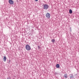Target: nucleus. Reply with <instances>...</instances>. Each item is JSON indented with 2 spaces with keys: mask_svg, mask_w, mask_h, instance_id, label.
<instances>
[{
  "mask_svg": "<svg viewBox=\"0 0 79 79\" xmlns=\"http://www.w3.org/2000/svg\"><path fill=\"white\" fill-rule=\"evenodd\" d=\"M25 48L27 51H30L31 50V46L28 44H27L25 46Z\"/></svg>",
  "mask_w": 79,
  "mask_h": 79,
  "instance_id": "obj_1",
  "label": "nucleus"
},
{
  "mask_svg": "<svg viewBox=\"0 0 79 79\" xmlns=\"http://www.w3.org/2000/svg\"><path fill=\"white\" fill-rule=\"evenodd\" d=\"M49 7V6L47 4H45L44 5V10H47L48 9V8Z\"/></svg>",
  "mask_w": 79,
  "mask_h": 79,
  "instance_id": "obj_2",
  "label": "nucleus"
},
{
  "mask_svg": "<svg viewBox=\"0 0 79 79\" xmlns=\"http://www.w3.org/2000/svg\"><path fill=\"white\" fill-rule=\"evenodd\" d=\"M9 3L10 5H13L14 3V2L12 0H9Z\"/></svg>",
  "mask_w": 79,
  "mask_h": 79,
  "instance_id": "obj_3",
  "label": "nucleus"
},
{
  "mask_svg": "<svg viewBox=\"0 0 79 79\" xmlns=\"http://www.w3.org/2000/svg\"><path fill=\"white\" fill-rule=\"evenodd\" d=\"M46 17L47 18L49 19L50 18V14L48 13L46 14Z\"/></svg>",
  "mask_w": 79,
  "mask_h": 79,
  "instance_id": "obj_4",
  "label": "nucleus"
},
{
  "mask_svg": "<svg viewBox=\"0 0 79 79\" xmlns=\"http://www.w3.org/2000/svg\"><path fill=\"white\" fill-rule=\"evenodd\" d=\"M3 60L4 61H6V56H4V57L3 58Z\"/></svg>",
  "mask_w": 79,
  "mask_h": 79,
  "instance_id": "obj_5",
  "label": "nucleus"
},
{
  "mask_svg": "<svg viewBox=\"0 0 79 79\" xmlns=\"http://www.w3.org/2000/svg\"><path fill=\"white\" fill-rule=\"evenodd\" d=\"M72 13L73 11H72V10H71V9H70L69 10V13H70V14H72Z\"/></svg>",
  "mask_w": 79,
  "mask_h": 79,
  "instance_id": "obj_6",
  "label": "nucleus"
},
{
  "mask_svg": "<svg viewBox=\"0 0 79 79\" xmlns=\"http://www.w3.org/2000/svg\"><path fill=\"white\" fill-rule=\"evenodd\" d=\"M56 67L57 68H60V65L59 64H57L56 65Z\"/></svg>",
  "mask_w": 79,
  "mask_h": 79,
  "instance_id": "obj_7",
  "label": "nucleus"
},
{
  "mask_svg": "<svg viewBox=\"0 0 79 79\" xmlns=\"http://www.w3.org/2000/svg\"><path fill=\"white\" fill-rule=\"evenodd\" d=\"M52 43H55V40L54 39H52Z\"/></svg>",
  "mask_w": 79,
  "mask_h": 79,
  "instance_id": "obj_8",
  "label": "nucleus"
},
{
  "mask_svg": "<svg viewBox=\"0 0 79 79\" xmlns=\"http://www.w3.org/2000/svg\"><path fill=\"white\" fill-rule=\"evenodd\" d=\"M67 76H68V75H67V74H64V77L65 78H67V77H67Z\"/></svg>",
  "mask_w": 79,
  "mask_h": 79,
  "instance_id": "obj_9",
  "label": "nucleus"
},
{
  "mask_svg": "<svg viewBox=\"0 0 79 79\" xmlns=\"http://www.w3.org/2000/svg\"><path fill=\"white\" fill-rule=\"evenodd\" d=\"M70 78H73V74L70 75Z\"/></svg>",
  "mask_w": 79,
  "mask_h": 79,
  "instance_id": "obj_10",
  "label": "nucleus"
},
{
  "mask_svg": "<svg viewBox=\"0 0 79 79\" xmlns=\"http://www.w3.org/2000/svg\"><path fill=\"white\" fill-rule=\"evenodd\" d=\"M38 49H40V47L39 46H38Z\"/></svg>",
  "mask_w": 79,
  "mask_h": 79,
  "instance_id": "obj_11",
  "label": "nucleus"
},
{
  "mask_svg": "<svg viewBox=\"0 0 79 79\" xmlns=\"http://www.w3.org/2000/svg\"><path fill=\"white\" fill-rule=\"evenodd\" d=\"M10 60H9V63H10Z\"/></svg>",
  "mask_w": 79,
  "mask_h": 79,
  "instance_id": "obj_12",
  "label": "nucleus"
},
{
  "mask_svg": "<svg viewBox=\"0 0 79 79\" xmlns=\"http://www.w3.org/2000/svg\"><path fill=\"white\" fill-rule=\"evenodd\" d=\"M35 1L36 2H37V1H38V0H35Z\"/></svg>",
  "mask_w": 79,
  "mask_h": 79,
  "instance_id": "obj_13",
  "label": "nucleus"
}]
</instances>
